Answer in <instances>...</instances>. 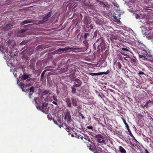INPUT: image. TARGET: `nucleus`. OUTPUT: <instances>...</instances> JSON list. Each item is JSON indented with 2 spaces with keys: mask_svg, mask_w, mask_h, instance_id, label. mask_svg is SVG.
I'll use <instances>...</instances> for the list:
<instances>
[{
  "mask_svg": "<svg viewBox=\"0 0 153 153\" xmlns=\"http://www.w3.org/2000/svg\"><path fill=\"white\" fill-rule=\"evenodd\" d=\"M95 140L98 143L105 144V141L106 140V137L101 134H95L93 136Z\"/></svg>",
  "mask_w": 153,
  "mask_h": 153,
  "instance_id": "1",
  "label": "nucleus"
},
{
  "mask_svg": "<svg viewBox=\"0 0 153 153\" xmlns=\"http://www.w3.org/2000/svg\"><path fill=\"white\" fill-rule=\"evenodd\" d=\"M64 119L67 121L68 124L71 123L72 121L70 114V112L68 109H66V112L65 113Z\"/></svg>",
  "mask_w": 153,
  "mask_h": 153,
  "instance_id": "2",
  "label": "nucleus"
},
{
  "mask_svg": "<svg viewBox=\"0 0 153 153\" xmlns=\"http://www.w3.org/2000/svg\"><path fill=\"white\" fill-rule=\"evenodd\" d=\"M52 11H50L48 13H47L46 15L43 17L42 19L39 21V24H42L48 21L51 16Z\"/></svg>",
  "mask_w": 153,
  "mask_h": 153,
  "instance_id": "3",
  "label": "nucleus"
},
{
  "mask_svg": "<svg viewBox=\"0 0 153 153\" xmlns=\"http://www.w3.org/2000/svg\"><path fill=\"white\" fill-rule=\"evenodd\" d=\"M73 48H70L69 47H68L65 48H59L58 49L54 51V52L55 54H61L62 52L64 51H68L70 49H72Z\"/></svg>",
  "mask_w": 153,
  "mask_h": 153,
  "instance_id": "4",
  "label": "nucleus"
},
{
  "mask_svg": "<svg viewBox=\"0 0 153 153\" xmlns=\"http://www.w3.org/2000/svg\"><path fill=\"white\" fill-rule=\"evenodd\" d=\"M80 139L85 143H86V140H87L89 142H91L90 137L87 135H86V134H84L83 137L82 136H80Z\"/></svg>",
  "mask_w": 153,
  "mask_h": 153,
  "instance_id": "5",
  "label": "nucleus"
},
{
  "mask_svg": "<svg viewBox=\"0 0 153 153\" xmlns=\"http://www.w3.org/2000/svg\"><path fill=\"white\" fill-rule=\"evenodd\" d=\"M109 73V71L108 70L106 72H100V73H93L90 72L88 74L91 75L93 76H96L97 75H102V74H108Z\"/></svg>",
  "mask_w": 153,
  "mask_h": 153,
  "instance_id": "6",
  "label": "nucleus"
},
{
  "mask_svg": "<svg viewBox=\"0 0 153 153\" xmlns=\"http://www.w3.org/2000/svg\"><path fill=\"white\" fill-rule=\"evenodd\" d=\"M74 81V86H75V87H78L81 86L82 82L80 79L76 78L75 79Z\"/></svg>",
  "mask_w": 153,
  "mask_h": 153,
  "instance_id": "7",
  "label": "nucleus"
},
{
  "mask_svg": "<svg viewBox=\"0 0 153 153\" xmlns=\"http://www.w3.org/2000/svg\"><path fill=\"white\" fill-rule=\"evenodd\" d=\"M71 100L69 98H67L65 99V102L68 107L70 108L71 107Z\"/></svg>",
  "mask_w": 153,
  "mask_h": 153,
  "instance_id": "8",
  "label": "nucleus"
},
{
  "mask_svg": "<svg viewBox=\"0 0 153 153\" xmlns=\"http://www.w3.org/2000/svg\"><path fill=\"white\" fill-rule=\"evenodd\" d=\"M83 21L85 24L86 25L90 24L91 22V20L87 16H84Z\"/></svg>",
  "mask_w": 153,
  "mask_h": 153,
  "instance_id": "9",
  "label": "nucleus"
},
{
  "mask_svg": "<svg viewBox=\"0 0 153 153\" xmlns=\"http://www.w3.org/2000/svg\"><path fill=\"white\" fill-rule=\"evenodd\" d=\"M90 149L94 153H101L102 151V148L98 146L95 149Z\"/></svg>",
  "mask_w": 153,
  "mask_h": 153,
  "instance_id": "10",
  "label": "nucleus"
},
{
  "mask_svg": "<svg viewBox=\"0 0 153 153\" xmlns=\"http://www.w3.org/2000/svg\"><path fill=\"white\" fill-rule=\"evenodd\" d=\"M121 54H122L123 55L125 56H126L127 55L120 51H119L117 53V56L118 59L120 60H122L123 59V57Z\"/></svg>",
  "mask_w": 153,
  "mask_h": 153,
  "instance_id": "11",
  "label": "nucleus"
},
{
  "mask_svg": "<svg viewBox=\"0 0 153 153\" xmlns=\"http://www.w3.org/2000/svg\"><path fill=\"white\" fill-rule=\"evenodd\" d=\"M36 107L37 108H39V110L42 111L43 112H44L45 113H47V111L46 110L47 107H43L42 106L41 107L39 105H36Z\"/></svg>",
  "mask_w": 153,
  "mask_h": 153,
  "instance_id": "12",
  "label": "nucleus"
},
{
  "mask_svg": "<svg viewBox=\"0 0 153 153\" xmlns=\"http://www.w3.org/2000/svg\"><path fill=\"white\" fill-rule=\"evenodd\" d=\"M34 21L32 19H27L24 20L21 23V25H24L33 22Z\"/></svg>",
  "mask_w": 153,
  "mask_h": 153,
  "instance_id": "13",
  "label": "nucleus"
},
{
  "mask_svg": "<svg viewBox=\"0 0 153 153\" xmlns=\"http://www.w3.org/2000/svg\"><path fill=\"white\" fill-rule=\"evenodd\" d=\"M71 101L73 106L76 107L77 106L78 99L76 98H73L71 99Z\"/></svg>",
  "mask_w": 153,
  "mask_h": 153,
  "instance_id": "14",
  "label": "nucleus"
},
{
  "mask_svg": "<svg viewBox=\"0 0 153 153\" xmlns=\"http://www.w3.org/2000/svg\"><path fill=\"white\" fill-rule=\"evenodd\" d=\"M31 75L30 74H23L21 77V79L22 80H25L27 79L30 77Z\"/></svg>",
  "mask_w": 153,
  "mask_h": 153,
  "instance_id": "15",
  "label": "nucleus"
},
{
  "mask_svg": "<svg viewBox=\"0 0 153 153\" xmlns=\"http://www.w3.org/2000/svg\"><path fill=\"white\" fill-rule=\"evenodd\" d=\"M119 151L120 153H126V150L122 146H120L119 147Z\"/></svg>",
  "mask_w": 153,
  "mask_h": 153,
  "instance_id": "16",
  "label": "nucleus"
},
{
  "mask_svg": "<svg viewBox=\"0 0 153 153\" xmlns=\"http://www.w3.org/2000/svg\"><path fill=\"white\" fill-rule=\"evenodd\" d=\"M113 17L114 18V20L117 21L118 19H120V15L118 14L117 15L116 14H114L113 16Z\"/></svg>",
  "mask_w": 153,
  "mask_h": 153,
  "instance_id": "17",
  "label": "nucleus"
},
{
  "mask_svg": "<svg viewBox=\"0 0 153 153\" xmlns=\"http://www.w3.org/2000/svg\"><path fill=\"white\" fill-rule=\"evenodd\" d=\"M118 39V37L117 36H115L114 35H112L110 37V40L113 42H114V40H117Z\"/></svg>",
  "mask_w": 153,
  "mask_h": 153,
  "instance_id": "18",
  "label": "nucleus"
},
{
  "mask_svg": "<svg viewBox=\"0 0 153 153\" xmlns=\"http://www.w3.org/2000/svg\"><path fill=\"white\" fill-rule=\"evenodd\" d=\"M30 94H29L30 95V97L31 95L32 94V93L34 91V88L33 86H31L30 88L29 89Z\"/></svg>",
  "mask_w": 153,
  "mask_h": 153,
  "instance_id": "19",
  "label": "nucleus"
},
{
  "mask_svg": "<svg viewBox=\"0 0 153 153\" xmlns=\"http://www.w3.org/2000/svg\"><path fill=\"white\" fill-rule=\"evenodd\" d=\"M72 137H76L77 138L79 139L80 138V136H81L80 135H79L78 133L76 132H74V133H73L72 135Z\"/></svg>",
  "mask_w": 153,
  "mask_h": 153,
  "instance_id": "20",
  "label": "nucleus"
},
{
  "mask_svg": "<svg viewBox=\"0 0 153 153\" xmlns=\"http://www.w3.org/2000/svg\"><path fill=\"white\" fill-rule=\"evenodd\" d=\"M138 55L139 56V57L140 58H143V60H145L146 59H147V58L146 57V55L142 54H140V53H138Z\"/></svg>",
  "mask_w": 153,
  "mask_h": 153,
  "instance_id": "21",
  "label": "nucleus"
},
{
  "mask_svg": "<svg viewBox=\"0 0 153 153\" xmlns=\"http://www.w3.org/2000/svg\"><path fill=\"white\" fill-rule=\"evenodd\" d=\"M50 71V70L48 69H45V70L42 73L41 75V80H42L43 79L44 77L45 74L46 72L47 71Z\"/></svg>",
  "mask_w": 153,
  "mask_h": 153,
  "instance_id": "22",
  "label": "nucleus"
},
{
  "mask_svg": "<svg viewBox=\"0 0 153 153\" xmlns=\"http://www.w3.org/2000/svg\"><path fill=\"white\" fill-rule=\"evenodd\" d=\"M75 86H73L72 87V91H71V92L72 94H76V88L74 87Z\"/></svg>",
  "mask_w": 153,
  "mask_h": 153,
  "instance_id": "23",
  "label": "nucleus"
},
{
  "mask_svg": "<svg viewBox=\"0 0 153 153\" xmlns=\"http://www.w3.org/2000/svg\"><path fill=\"white\" fill-rule=\"evenodd\" d=\"M13 26L11 25L10 24H8L6 25V30H7L9 29H11L12 28Z\"/></svg>",
  "mask_w": 153,
  "mask_h": 153,
  "instance_id": "24",
  "label": "nucleus"
},
{
  "mask_svg": "<svg viewBox=\"0 0 153 153\" xmlns=\"http://www.w3.org/2000/svg\"><path fill=\"white\" fill-rule=\"evenodd\" d=\"M117 68L118 69L120 70H121L122 67L121 64L120 62H118L117 64Z\"/></svg>",
  "mask_w": 153,
  "mask_h": 153,
  "instance_id": "25",
  "label": "nucleus"
},
{
  "mask_svg": "<svg viewBox=\"0 0 153 153\" xmlns=\"http://www.w3.org/2000/svg\"><path fill=\"white\" fill-rule=\"evenodd\" d=\"M126 128L127 129L128 132H129V134H128L129 135L131 136V137H134V136L132 134L130 129H129V127L127 126V127Z\"/></svg>",
  "mask_w": 153,
  "mask_h": 153,
  "instance_id": "26",
  "label": "nucleus"
},
{
  "mask_svg": "<svg viewBox=\"0 0 153 153\" xmlns=\"http://www.w3.org/2000/svg\"><path fill=\"white\" fill-rule=\"evenodd\" d=\"M129 49V48L128 47H126V48L122 47L121 48L122 50L127 52L130 51Z\"/></svg>",
  "mask_w": 153,
  "mask_h": 153,
  "instance_id": "27",
  "label": "nucleus"
},
{
  "mask_svg": "<svg viewBox=\"0 0 153 153\" xmlns=\"http://www.w3.org/2000/svg\"><path fill=\"white\" fill-rule=\"evenodd\" d=\"M90 36V34L89 33H85L84 34V39L86 40L87 39L88 37Z\"/></svg>",
  "mask_w": 153,
  "mask_h": 153,
  "instance_id": "28",
  "label": "nucleus"
},
{
  "mask_svg": "<svg viewBox=\"0 0 153 153\" xmlns=\"http://www.w3.org/2000/svg\"><path fill=\"white\" fill-rule=\"evenodd\" d=\"M65 129L66 130L67 132H69L71 131V127H69V126H66Z\"/></svg>",
  "mask_w": 153,
  "mask_h": 153,
  "instance_id": "29",
  "label": "nucleus"
},
{
  "mask_svg": "<svg viewBox=\"0 0 153 153\" xmlns=\"http://www.w3.org/2000/svg\"><path fill=\"white\" fill-rule=\"evenodd\" d=\"M121 119L122 120H123V121L125 125L126 126V128L127 127V126L128 127L129 126H128V124L126 122V121L125 120V119L123 117H122Z\"/></svg>",
  "mask_w": 153,
  "mask_h": 153,
  "instance_id": "30",
  "label": "nucleus"
},
{
  "mask_svg": "<svg viewBox=\"0 0 153 153\" xmlns=\"http://www.w3.org/2000/svg\"><path fill=\"white\" fill-rule=\"evenodd\" d=\"M145 141H146L147 143H149L152 140L151 139L148 137H146L145 138Z\"/></svg>",
  "mask_w": 153,
  "mask_h": 153,
  "instance_id": "31",
  "label": "nucleus"
},
{
  "mask_svg": "<svg viewBox=\"0 0 153 153\" xmlns=\"http://www.w3.org/2000/svg\"><path fill=\"white\" fill-rule=\"evenodd\" d=\"M51 97H52L53 100H54L55 101H57L58 100L57 99V97L55 95Z\"/></svg>",
  "mask_w": 153,
  "mask_h": 153,
  "instance_id": "32",
  "label": "nucleus"
},
{
  "mask_svg": "<svg viewBox=\"0 0 153 153\" xmlns=\"http://www.w3.org/2000/svg\"><path fill=\"white\" fill-rule=\"evenodd\" d=\"M27 29H21L19 31V33H22L25 32Z\"/></svg>",
  "mask_w": 153,
  "mask_h": 153,
  "instance_id": "33",
  "label": "nucleus"
},
{
  "mask_svg": "<svg viewBox=\"0 0 153 153\" xmlns=\"http://www.w3.org/2000/svg\"><path fill=\"white\" fill-rule=\"evenodd\" d=\"M49 93L48 91L47 90H45L42 92V93L44 94H46Z\"/></svg>",
  "mask_w": 153,
  "mask_h": 153,
  "instance_id": "34",
  "label": "nucleus"
},
{
  "mask_svg": "<svg viewBox=\"0 0 153 153\" xmlns=\"http://www.w3.org/2000/svg\"><path fill=\"white\" fill-rule=\"evenodd\" d=\"M48 105V103L46 102H44L42 104V106L43 107H47Z\"/></svg>",
  "mask_w": 153,
  "mask_h": 153,
  "instance_id": "35",
  "label": "nucleus"
},
{
  "mask_svg": "<svg viewBox=\"0 0 153 153\" xmlns=\"http://www.w3.org/2000/svg\"><path fill=\"white\" fill-rule=\"evenodd\" d=\"M48 117L49 118L50 120H52L53 118V117L52 115L50 114H48Z\"/></svg>",
  "mask_w": 153,
  "mask_h": 153,
  "instance_id": "36",
  "label": "nucleus"
},
{
  "mask_svg": "<svg viewBox=\"0 0 153 153\" xmlns=\"http://www.w3.org/2000/svg\"><path fill=\"white\" fill-rule=\"evenodd\" d=\"M87 128L88 129H91L92 130V131H93V127L92 126H87Z\"/></svg>",
  "mask_w": 153,
  "mask_h": 153,
  "instance_id": "37",
  "label": "nucleus"
},
{
  "mask_svg": "<svg viewBox=\"0 0 153 153\" xmlns=\"http://www.w3.org/2000/svg\"><path fill=\"white\" fill-rule=\"evenodd\" d=\"M42 45H40L36 47V49L37 50L39 49H41L42 48Z\"/></svg>",
  "mask_w": 153,
  "mask_h": 153,
  "instance_id": "38",
  "label": "nucleus"
},
{
  "mask_svg": "<svg viewBox=\"0 0 153 153\" xmlns=\"http://www.w3.org/2000/svg\"><path fill=\"white\" fill-rule=\"evenodd\" d=\"M138 75H143L144 74V73L142 71H141L138 73Z\"/></svg>",
  "mask_w": 153,
  "mask_h": 153,
  "instance_id": "39",
  "label": "nucleus"
},
{
  "mask_svg": "<svg viewBox=\"0 0 153 153\" xmlns=\"http://www.w3.org/2000/svg\"><path fill=\"white\" fill-rule=\"evenodd\" d=\"M135 17L137 19H138L140 18V16L138 14H136L135 15Z\"/></svg>",
  "mask_w": 153,
  "mask_h": 153,
  "instance_id": "40",
  "label": "nucleus"
},
{
  "mask_svg": "<svg viewBox=\"0 0 153 153\" xmlns=\"http://www.w3.org/2000/svg\"><path fill=\"white\" fill-rule=\"evenodd\" d=\"M79 114L82 119H84L85 118L84 116L81 113H80Z\"/></svg>",
  "mask_w": 153,
  "mask_h": 153,
  "instance_id": "41",
  "label": "nucleus"
},
{
  "mask_svg": "<svg viewBox=\"0 0 153 153\" xmlns=\"http://www.w3.org/2000/svg\"><path fill=\"white\" fill-rule=\"evenodd\" d=\"M26 44L25 41H23L20 43V45H24Z\"/></svg>",
  "mask_w": 153,
  "mask_h": 153,
  "instance_id": "42",
  "label": "nucleus"
},
{
  "mask_svg": "<svg viewBox=\"0 0 153 153\" xmlns=\"http://www.w3.org/2000/svg\"><path fill=\"white\" fill-rule=\"evenodd\" d=\"M53 68V67L51 66H47L45 68V69H48L49 68Z\"/></svg>",
  "mask_w": 153,
  "mask_h": 153,
  "instance_id": "43",
  "label": "nucleus"
},
{
  "mask_svg": "<svg viewBox=\"0 0 153 153\" xmlns=\"http://www.w3.org/2000/svg\"><path fill=\"white\" fill-rule=\"evenodd\" d=\"M56 101H53L52 102V103L56 105L57 106H58V104L56 102Z\"/></svg>",
  "mask_w": 153,
  "mask_h": 153,
  "instance_id": "44",
  "label": "nucleus"
},
{
  "mask_svg": "<svg viewBox=\"0 0 153 153\" xmlns=\"http://www.w3.org/2000/svg\"><path fill=\"white\" fill-rule=\"evenodd\" d=\"M93 26L92 24H91L89 26V27L90 29H92L93 28Z\"/></svg>",
  "mask_w": 153,
  "mask_h": 153,
  "instance_id": "45",
  "label": "nucleus"
},
{
  "mask_svg": "<svg viewBox=\"0 0 153 153\" xmlns=\"http://www.w3.org/2000/svg\"><path fill=\"white\" fill-rule=\"evenodd\" d=\"M100 39L102 41V42H103L104 41V40L103 37H101Z\"/></svg>",
  "mask_w": 153,
  "mask_h": 153,
  "instance_id": "46",
  "label": "nucleus"
},
{
  "mask_svg": "<svg viewBox=\"0 0 153 153\" xmlns=\"http://www.w3.org/2000/svg\"><path fill=\"white\" fill-rule=\"evenodd\" d=\"M26 48V49H27V46H25V47H24V48H22V50H23V49H25L24 50V51H25L26 49H25V48Z\"/></svg>",
  "mask_w": 153,
  "mask_h": 153,
  "instance_id": "47",
  "label": "nucleus"
},
{
  "mask_svg": "<svg viewBox=\"0 0 153 153\" xmlns=\"http://www.w3.org/2000/svg\"><path fill=\"white\" fill-rule=\"evenodd\" d=\"M22 89L23 91H27V90H25V89H24V87H22Z\"/></svg>",
  "mask_w": 153,
  "mask_h": 153,
  "instance_id": "48",
  "label": "nucleus"
},
{
  "mask_svg": "<svg viewBox=\"0 0 153 153\" xmlns=\"http://www.w3.org/2000/svg\"><path fill=\"white\" fill-rule=\"evenodd\" d=\"M67 71V69H64V71H63L62 72V73L65 72H66Z\"/></svg>",
  "mask_w": 153,
  "mask_h": 153,
  "instance_id": "49",
  "label": "nucleus"
},
{
  "mask_svg": "<svg viewBox=\"0 0 153 153\" xmlns=\"http://www.w3.org/2000/svg\"><path fill=\"white\" fill-rule=\"evenodd\" d=\"M116 63V60L114 61V64L115 65Z\"/></svg>",
  "mask_w": 153,
  "mask_h": 153,
  "instance_id": "50",
  "label": "nucleus"
},
{
  "mask_svg": "<svg viewBox=\"0 0 153 153\" xmlns=\"http://www.w3.org/2000/svg\"><path fill=\"white\" fill-rule=\"evenodd\" d=\"M134 139V140L136 141H137V140H136V139L134 137H132Z\"/></svg>",
  "mask_w": 153,
  "mask_h": 153,
  "instance_id": "51",
  "label": "nucleus"
},
{
  "mask_svg": "<svg viewBox=\"0 0 153 153\" xmlns=\"http://www.w3.org/2000/svg\"><path fill=\"white\" fill-rule=\"evenodd\" d=\"M27 25H24L23 27H27Z\"/></svg>",
  "mask_w": 153,
  "mask_h": 153,
  "instance_id": "52",
  "label": "nucleus"
},
{
  "mask_svg": "<svg viewBox=\"0 0 153 153\" xmlns=\"http://www.w3.org/2000/svg\"><path fill=\"white\" fill-rule=\"evenodd\" d=\"M126 57H125V58H124V59L125 60H128L127 59H126Z\"/></svg>",
  "mask_w": 153,
  "mask_h": 153,
  "instance_id": "53",
  "label": "nucleus"
},
{
  "mask_svg": "<svg viewBox=\"0 0 153 153\" xmlns=\"http://www.w3.org/2000/svg\"><path fill=\"white\" fill-rule=\"evenodd\" d=\"M72 69H75V67H73L72 68H71Z\"/></svg>",
  "mask_w": 153,
  "mask_h": 153,
  "instance_id": "54",
  "label": "nucleus"
},
{
  "mask_svg": "<svg viewBox=\"0 0 153 153\" xmlns=\"http://www.w3.org/2000/svg\"><path fill=\"white\" fill-rule=\"evenodd\" d=\"M12 54V53H10V56H11V57H12V55H11V54Z\"/></svg>",
  "mask_w": 153,
  "mask_h": 153,
  "instance_id": "55",
  "label": "nucleus"
},
{
  "mask_svg": "<svg viewBox=\"0 0 153 153\" xmlns=\"http://www.w3.org/2000/svg\"><path fill=\"white\" fill-rule=\"evenodd\" d=\"M100 40V39H97V42H98Z\"/></svg>",
  "mask_w": 153,
  "mask_h": 153,
  "instance_id": "56",
  "label": "nucleus"
},
{
  "mask_svg": "<svg viewBox=\"0 0 153 153\" xmlns=\"http://www.w3.org/2000/svg\"><path fill=\"white\" fill-rule=\"evenodd\" d=\"M16 54H14V55H13V56H16Z\"/></svg>",
  "mask_w": 153,
  "mask_h": 153,
  "instance_id": "57",
  "label": "nucleus"
},
{
  "mask_svg": "<svg viewBox=\"0 0 153 153\" xmlns=\"http://www.w3.org/2000/svg\"><path fill=\"white\" fill-rule=\"evenodd\" d=\"M1 51L3 53H4V51H2L1 50Z\"/></svg>",
  "mask_w": 153,
  "mask_h": 153,
  "instance_id": "58",
  "label": "nucleus"
},
{
  "mask_svg": "<svg viewBox=\"0 0 153 153\" xmlns=\"http://www.w3.org/2000/svg\"><path fill=\"white\" fill-rule=\"evenodd\" d=\"M30 79L29 80H28H28H27V81L30 80Z\"/></svg>",
  "mask_w": 153,
  "mask_h": 153,
  "instance_id": "59",
  "label": "nucleus"
},
{
  "mask_svg": "<svg viewBox=\"0 0 153 153\" xmlns=\"http://www.w3.org/2000/svg\"><path fill=\"white\" fill-rule=\"evenodd\" d=\"M100 96V95H99V96Z\"/></svg>",
  "mask_w": 153,
  "mask_h": 153,
  "instance_id": "60",
  "label": "nucleus"
},
{
  "mask_svg": "<svg viewBox=\"0 0 153 153\" xmlns=\"http://www.w3.org/2000/svg\"><path fill=\"white\" fill-rule=\"evenodd\" d=\"M100 96V95H99V96Z\"/></svg>",
  "mask_w": 153,
  "mask_h": 153,
  "instance_id": "61",
  "label": "nucleus"
},
{
  "mask_svg": "<svg viewBox=\"0 0 153 153\" xmlns=\"http://www.w3.org/2000/svg\"><path fill=\"white\" fill-rule=\"evenodd\" d=\"M152 23H153V22H152Z\"/></svg>",
  "mask_w": 153,
  "mask_h": 153,
  "instance_id": "62",
  "label": "nucleus"
}]
</instances>
